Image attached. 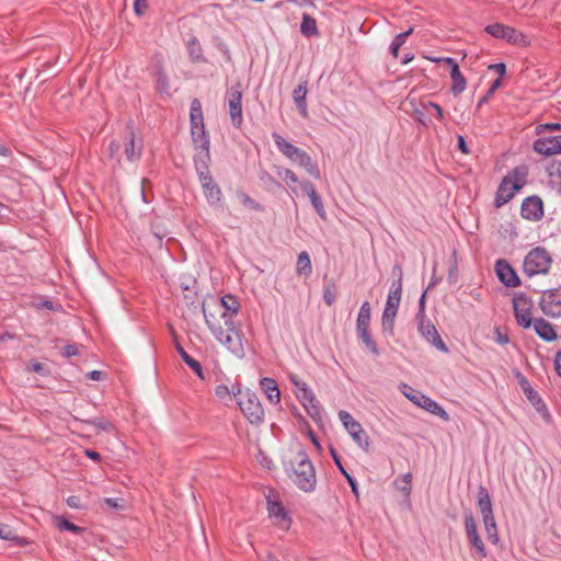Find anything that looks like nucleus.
I'll list each match as a JSON object with an SVG mask.
<instances>
[{"mask_svg":"<svg viewBox=\"0 0 561 561\" xmlns=\"http://www.w3.org/2000/svg\"><path fill=\"white\" fill-rule=\"evenodd\" d=\"M233 391H237V388L233 387L230 390L226 385H218L215 388V396L225 404H228L232 400Z\"/></svg>","mask_w":561,"mask_h":561,"instance_id":"42","label":"nucleus"},{"mask_svg":"<svg viewBox=\"0 0 561 561\" xmlns=\"http://www.w3.org/2000/svg\"><path fill=\"white\" fill-rule=\"evenodd\" d=\"M553 260L549 251L543 247L531 249L523 262V273L528 277L547 275Z\"/></svg>","mask_w":561,"mask_h":561,"instance_id":"6","label":"nucleus"},{"mask_svg":"<svg viewBox=\"0 0 561 561\" xmlns=\"http://www.w3.org/2000/svg\"><path fill=\"white\" fill-rule=\"evenodd\" d=\"M197 153L194 156V167L196 170V173L198 178L205 176L210 174L209 171V162H210V154H209V148L207 149H196Z\"/></svg>","mask_w":561,"mask_h":561,"instance_id":"29","label":"nucleus"},{"mask_svg":"<svg viewBox=\"0 0 561 561\" xmlns=\"http://www.w3.org/2000/svg\"><path fill=\"white\" fill-rule=\"evenodd\" d=\"M260 386L271 403H273V404L279 403L280 390H279L275 379L268 378V377L262 378L260 381Z\"/></svg>","mask_w":561,"mask_h":561,"instance_id":"31","label":"nucleus"},{"mask_svg":"<svg viewBox=\"0 0 561 561\" xmlns=\"http://www.w3.org/2000/svg\"><path fill=\"white\" fill-rule=\"evenodd\" d=\"M227 101L231 124L233 127L240 128L243 124L241 82H236L228 89Z\"/></svg>","mask_w":561,"mask_h":561,"instance_id":"12","label":"nucleus"},{"mask_svg":"<svg viewBox=\"0 0 561 561\" xmlns=\"http://www.w3.org/2000/svg\"><path fill=\"white\" fill-rule=\"evenodd\" d=\"M299 185H300L301 190L310 198L311 205L313 206V208H314L316 213L319 215V217L322 219H325L327 213L324 209V205H323L321 196L316 191L314 185L308 180H304V181L299 182Z\"/></svg>","mask_w":561,"mask_h":561,"instance_id":"24","label":"nucleus"},{"mask_svg":"<svg viewBox=\"0 0 561 561\" xmlns=\"http://www.w3.org/2000/svg\"><path fill=\"white\" fill-rule=\"evenodd\" d=\"M430 60L435 62H445L450 68V79H451V93L457 96L466 90L467 80L465 76L461 73L457 61L451 57H442V58H430Z\"/></svg>","mask_w":561,"mask_h":561,"instance_id":"18","label":"nucleus"},{"mask_svg":"<svg viewBox=\"0 0 561 561\" xmlns=\"http://www.w3.org/2000/svg\"><path fill=\"white\" fill-rule=\"evenodd\" d=\"M62 355L67 358L79 355L78 346L76 344H69L64 347Z\"/></svg>","mask_w":561,"mask_h":561,"instance_id":"56","label":"nucleus"},{"mask_svg":"<svg viewBox=\"0 0 561 561\" xmlns=\"http://www.w3.org/2000/svg\"><path fill=\"white\" fill-rule=\"evenodd\" d=\"M502 78L494 80L491 87L488 89V95H492L497 89L502 87Z\"/></svg>","mask_w":561,"mask_h":561,"instance_id":"63","label":"nucleus"},{"mask_svg":"<svg viewBox=\"0 0 561 561\" xmlns=\"http://www.w3.org/2000/svg\"><path fill=\"white\" fill-rule=\"evenodd\" d=\"M339 419L343 426L351 435L353 440L365 451H368L370 446L369 436L364 431L359 422H357L347 411L341 410Z\"/></svg>","mask_w":561,"mask_h":561,"instance_id":"11","label":"nucleus"},{"mask_svg":"<svg viewBox=\"0 0 561 561\" xmlns=\"http://www.w3.org/2000/svg\"><path fill=\"white\" fill-rule=\"evenodd\" d=\"M546 130H549V131L561 130V124L560 123H547V124H540L536 127L537 134H541Z\"/></svg>","mask_w":561,"mask_h":561,"instance_id":"52","label":"nucleus"},{"mask_svg":"<svg viewBox=\"0 0 561 561\" xmlns=\"http://www.w3.org/2000/svg\"><path fill=\"white\" fill-rule=\"evenodd\" d=\"M213 308L215 309L213 312L214 314L218 312L221 316L222 312H226L232 318L239 312L240 304L234 296L226 295L219 300H216L213 305Z\"/></svg>","mask_w":561,"mask_h":561,"instance_id":"26","label":"nucleus"},{"mask_svg":"<svg viewBox=\"0 0 561 561\" xmlns=\"http://www.w3.org/2000/svg\"><path fill=\"white\" fill-rule=\"evenodd\" d=\"M307 93H308V81L304 80L293 91V100L299 114L304 117H308V105H307Z\"/></svg>","mask_w":561,"mask_h":561,"instance_id":"27","label":"nucleus"},{"mask_svg":"<svg viewBox=\"0 0 561 561\" xmlns=\"http://www.w3.org/2000/svg\"><path fill=\"white\" fill-rule=\"evenodd\" d=\"M371 307L368 301H364L359 308L356 319V332L358 339L365 344V346L374 354L379 355V350L376 342L374 341L370 331Z\"/></svg>","mask_w":561,"mask_h":561,"instance_id":"9","label":"nucleus"},{"mask_svg":"<svg viewBox=\"0 0 561 561\" xmlns=\"http://www.w3.org/2000/svg\"><path fill=\"white\" fill-rule=\"evenodd\" d=\"M176 351L178 353L180 354V356L182 357V359L184 360V363L201 378V379H205V376H204V373H203V368H202V365L201 363L193 358L192 356H190L187 354V352L180 345L178 344L176 345Z\"/></svg>","mask_w":561,"mask_h":561,"instance_id":"35","label":"nucleus"},{"mask_svg":"<svg viewBox=\"0 0 561 561\" xmlns=\"http://www.w3.org/2000/svg\"><path fill=\"white\" fill-rule=\"evenodd\" d=\"M405 396L416 405L423 408L427 412L437 415L444 420H448V414L445 409L430 397L415 391L414 394L405 393Z\"/></svg>","mask_w":561,"mask_h":561,"instance_id":"21","label":"nucleus"},{"mask_svg":"<svg viewBox=\"0 0 561 561\" xmlns=\"http://www.w3.org/2000/svg\"><path fill=\"white\" fill-rule=\"evenodd\" d=\"M465 531L469 543L476 550L477 554L481 558H485L488 556V551L480 535L478 534L477 522L471 512L465 515Z\"/></svg>","mask_w":561,"mask_h":561,"instance_id":"17","label":"nucleus"},{"mask_svg":"<svg viewBox=\"0 0 561 561\" xmlns=\"http://www.w3.org/2000/svg\"><path fill=\"white\" fill-rule=\"evenodd\" d=\"M56 525L60 530H68L73 534H80L82 531L81 527L75 525L73 523L69 522L68 519H66L64 517H57Z\"/></svg>","mask_w":561,"mask_h":561,"instance_id":"46","label":"nucleus"},{"mask_svg":"<svg viewBox=\"0 0 561 561\" xmlns=\"http://www.w3.org/2000/svg\"><path fill=\"white\" fill-rule=\"evenodd\" d=\"M515 376L518 380V385L520 389L523 390L524 394L528 399V401L533 404V407L536 409L538 413L542 415L543 419L547 421L550 419V414L548 411L547 405L545 404L543 400L539 396V393L533 388L529 380L520 373L516 371Z\"/></svg>","mask_w":561,"mask_h":561,"instance_id":"14","label":"nucleus"},{"mask_svg":"<svg viewBox=\"0 0 561 561\" xmlns=\"http://www.w3.org/2000/svg\"><path fill=\"white\" fill-rule=\"evenodd\" d=\"M0 539L14 542L19 547H25L28 545V540L24 537L16 535L15 530L9 525L0 523Z\"/></svg>","mask_w":561,"mask_h":561,"instance_id":"32","label":"nucleus"},{"mask_svg":"<svg viewBox=\"0 0 561 561\" xmlns=\"http://www.w3.org/2000/svg\"><path fill=\"white\" fill-rule=\"evenodd\" d=\"M297 399L304 405L308 415L314 421H321L322 419V408L319 401L316 399L311 389L307 386V383L301 385V389L295 391Z\"/></svg>","mask_w":561,"mask_h":561,"instance_id":"16","label":"nucleus"},{"mask_svg":"<svg viewBox=\"0 0 561 561\" xmlns=\"http://www.w3.org/2000/svg\"><path fill=\"white\" fill-rule=\"evenodd\" d=\"M528 173V167L520 164L512 169L502 179L494 199V205L496 208H500L508 203L515 196V194L526 185Z\"/></svg>","mask_w":561,"mask_h":561,"instance_id":"2","label":"nucleus"},{"mask_svg":"<svg viewBox=\"0 0 561 561\" xmlns=\"http://www.w3.org/2000/svg\"><path fill=\"white\" fill-rule=\"evenodd\" d=\"M103 505L112 511H122L125 508L124 502L122 499H112L105 497L103 499Z\"/></svg>","mask_w":561,"mask_h":561,"instance_id":"49","label":"nucleus"},{"mask_svg":"<svg viewBox=\"0 0 561 561\" xmlns=\"http://www.w3.org/2000/svg\"><path fill=\"white\" fill-rule=\"evenodd\" d=\"M204 190V195L209 204H217L221 201L222 193L219 185L214 181L211 174L198 178Z\"/></svg>","mask_w":561,"mask_h":561,"instance_id":"25","label":"nucleus"},{"mask_svg":"<svg viewBox=\"0 0 561 561\" xmlns=\"http://www.w3.org/2000/svg\"><path fill=\"white\" fill-rule=\"evenodd\" d=\"M494 340L501 345H506L510 343V336L507 333L502 332L500 328H497L494 332Z\"/></svg>","mask_w":561,"mask_h":561,"instance_id":"53","label":"nucleus"},{"mask_svg":"<svg viewBox=\"0 0 561 561\" xmlns=\"http://www.w3.org/2000/svg\"><path fill=\"white\" fill-rule=\"evenodd\" d=\"M274 142L277 147V149L289 160L294 157L295 153L298 151V147L293 145L291 142L287 141L283 136H280L277 133H274L272 135Z\"/></svg>","mask_w":561,"mask_h":561,"instance_id":"33","label":"nucleus"},{"mask_svg":"<svg viewBox=\"0 0 561 561\" xmlns=\"http://www.w3.org/2000/svg\"><path fill=\"white\" fill-rule=\"evenodd\" d=\"M148 9L147 0H135L134 2V11L136 14L141 15Z\"/></svg>","mask_w":561,"mask_h":561,"instance_id":"55","label":"nucleus"},{"mask_svg":"<svg viewBox=\"0 0 561 561\" xmlns=\"http://www.w3.org/2000/svg\"><path fill=\"white\" fill-rule=\"evenodd\" d=\"M296 272L299 276L309 277L312 274V265L307 251L298 254Z\"/></svg>","mask_w":561,"mask_h":561,"instance_id":"34","label":"nucleus"},{"mask_svg":"<svg viewBox=\"0 0 561 561\" xmlns=\"http://www.w3.org/2000/svg\"><path fill=\"white\" fill-rule=\"evenodd\" d=\"M495 272L501 283L507 287H517L520 285V279L515 270L506 260H499L495 263Z\"/></svg>","mask_w":561,"mask_h":561,"instance_id":"23","label":"nucleus"},{"mask_svg":"<svg viewBox=\"0 0 561 561\" xmlns=\"http://www.w3.org/2000/svg\"><path fill=\"white\" fill-rule=\"evenodd\" d=\"M412 473H404L400 479L394 481V485L398 490L402 491L407 496L411 494Z\"/></svg>","mask_w":561,"mask_h":561,"instance_id":"43","label":"nucleus"},{"mask_svg":"<svg viewBox=\"0 0 561 561\" xmlns=\"http://www.w3.org/2000/svg\"><path fill=\"white\" fill-rule=\"evenodd\" d=\"M392 274L397 276V279L392 280L389 294L387 297L386 306L382 311L381 327L383 331L393 334L394 319L399 309L403 285V272L400 265H394Z\"/></svg>","mask_w":561,"mask_h":561,"instance_id":"3","label":"nucleus"},{"mask_svg":"<svg viewBox=\"0 0 561 561\" xmlns=\"http://www.w3.org/2000/svg\"><path fill=\"white\" fill-rule=\"evenodd\" d=\"M67 504L71 508H80L81 507L80 499L76 495H70L67 499Z\"/></svg>","mask_w":561,"mask_h":561,"instance_id":"62","label":"nucleus"},{"mask_svg":"<svg viewBox=\"0 0 561 561\" xmlns=\"http://www.w3.org/2000/svg\"><path fill=\"white\" fill-rule=\"evenodd\" d=\"M414 28L410 27L408 31L398 34L391 44L394 45V48H400L407 41V38L413 33Z\"/></svg>","mask_w":561,"mask_h":561,"instance_id":"50","label":"nucleus"},{"mask_svg":"<svg viewBox=\"0 0 561 561\" xmlns=\"http://www.w3.org/2000/svg\"><path fill=\"white\" fill-rule=\"evenodd\" d=\"M300 31L302 35H305L306 37H312L318 35L319 32L316 20L309 14H304L300 24Z\"/></svg>","mask_w":561,"mask_h":561,"instance_id":"39","label":"nucleus"},{"mask_svg":"<svg viewBox=\"0 0 561 561\" xmlns=\"http://www.w3.org/2000/svg\"><path fill=\"white\" fill-rule=\"evenodd\" d=\"M534 150L542 156L550 157L561 153V136L538 138L534 142Z\"/></svg>","mask_w":561,"mask_h":561,"instance_id":"22","label":"nucleus"},{"mask_svg":"<svg viewBox=\"0 0 561 561\" xmlns=\"http://www.w3.org/2000/svg\"><path fill=\"white\" fill-rule=\"evenodd\" d=\"M267 511L271 517L289 520L287 513L279 501H274L267 497Z\"/></svg>","mask_w":561,"mask_h":561,"instance_id":"40","label":"nucleus"},{"mask_svg":"<svg viewBox=\"0 0 561 561\" xmlns=\"http://www.w3.org/2000/svg\"><path fill=\"white\" fill-rule=\"evenodd\" d=\"M425 295L426 293H423L419 300V312L416 314L417 319L425 318Z\"/></svg>","mask_w":561,"mask_h":561,"instance_id":"60","label":"nucleus"},{"mask_svg":"<svg viewBox=\"0 0 561 561\" xmlns=\"http://www.w3.org/2000/svg\"><path fill=\"white\" fill-rule=\"evenodd\" d=\"M330 455L335 463V466L337 467V469L340 470V472L345 476L346 473H348L346 471V469L343 467L342 465V461H341V458L336 451V449L334 447H330Z\"/></svg>","mask_w":561,"mask_h":561,"instance_id":"51","label":"nucleus"},{"mask_svg":"<svg viewBox=\"0 0 561 561\" xmlns=\"http://www.w3.org/2000/svg\"><path fill=\"white\" fill-rule=\"evenodd\" d=\"M520 215L529 221H539L543 217V202L537 196L526 197L520 206Z\"/></svg>","mask_w":561,"mask_h":561,"instance_id":"19","label":"nucleus"},{"mask_svg":"<svg viewBox=\"0 0 561 561\" xmlns=\"http://www.w3.org/2000/svg\"><path fill=\"white\" fill-rule=\"evenodd\" d=\"M477 504L483 518L486 537L493 545H496L499 542L497 526L489 491L483 485H480L478 489Z\"/></svg>","mask_w":561,"mask_h":561,"instance_id":"8","label":"nucleus"},{"mask_svg":"<svg viewBox=\"0 0 561 561\" xmlns=\"http://www.w3.org/2000/svg\"><path fill=\"white\" fill-rule=\"evenodd\" d=\"M191 136L195 149L209 148V137L205 129L202 103L193 99L190 106Z\"/></svg>","mask_w":561,"mask_h":561,"instance_id":"7","label":"nucleus"},{"mask_svg":"<svg viewBox=\"0 0 561 561\" xmlns=\"http://www.w3.org/2000/svg\"><path fill=\"white\" fill-rule=\"evenodd\" d=\"M187 53L192 62H206V58L203 55V48L197 37L193 36L187 42Z\"/></svg>","mask_w":561,"mask_h":561,"instance_id":"36","label":"nucleus"},{"mask_svg":"<svg viewBox=\"0 0 561 561\" xmlns=\"http://www.w3.org/2000/svg\"><path fill=\"white\" fill-rule=\"evenodd\" d=\"M533 301L525 293H518L513 298V310L516 322L524 329L530 328L533 323Z\"/></svg>","mask_w":561,"mask_h":561,"instance_id":"13","label":"nucleus"},{"mask_svg":"<svg viewBox=\"0 0 561 561\" xmlns=\"http://www.w3.org/2000/svg\"><path fill=\"white\" fill-rule=\"evenodd\" d=\"M335 299H336V287L333 282H330L324 287L323 300L329 307H331L335 302Z\"/></svg>","mask_w":561,"mask_h":561,"instance_id":"45","label":"nucleus"},{"mask_svg":"<svg viewBox=\"0 0 561 561\" xmlns=\"http://www.w3.org/2000/svg\"><path fill=\"white\" fill-rule=\"evenodd\" d=\"M151 230L153 236L161 241L167 234V230L164 228H161L159 225H156L154 222L151 224Z\"/></svg>","mask_w":561,"mask_h":561,"instance_id":"54","label":"nucleus"},{"mask_svg":"<svg viewBox=\"0 0 561 561\" xmlns=\"http://www.w3.org/2000/svg\"><path fill=\"white\" fill-rule=\"evenodd\" d=\"M233 398L239 405L244 417L253 425H260L264 422L265 413L257 396L247 390H241L237 387V391H233Z\"/></svg>","mask_w":561,"mask_h":561,"instance_id":"5","label":"nucleus"},{"mask_svg":"<svg viewBox=\"0 0 561 561\" xmlns=\"http://www.w3.org/2000/svg\"><path fill=\"white\" fill-rule=\"evenodd\" d=\"M276 174L286 182L290 190L295 193L296 188L293 186L298 183V178L294 171L287 168L275 167Z\"/></svg>","mask_w":561,"mask_h":561,"instance_id":"41","label":"nucleus"},{"mask_svg":"<svg viewBox=\"0 0 561 561\" xmlns=\"http://www.w3.org/2000/svg\"><path fill=\"white\" fill-rule=\"evenodd\" d=\"M489 69L497 72L499 78H503L506 73V66L503 62L492 64L489 66Z\"/></svg>","mask_w":561,"mask_h":561,"instance_id":"58","label":"nucleus"},{"mask_svg":"<svg viewBox=\"0 0 561 561\" xmlns=\"http://www.w3.org/2000/svg\"><path fill=\"white\" fill-rule=\"evenodd\" d=\"M425 107H432L434 110V113H436L437 115V118L439 121H444L445 116H444V112H443V108L439 104L435 103V102H432V101H428L427 104L425 105Z\"/></svg>","mask_w":561,"mask_h":561,"instance_id":"57","label":"nucleus"},{"mask_svg":"<svg viewBox=\"0 0 561 561\" xmlns=\"http://www.w3.org/2000/svg\"><path fill=\"white\" fill-rule=\"evenodd\" d=\"M419 320V332L421 335L433 346H435L437 350L447 353L448 347L442 340L436 327L425 318H420Z\"/></svg>","mask_w":561,"mask_h":561,"instance_id":"20","label":"nucleus"},{"mask_svg":"<svg viewBox=\"0 0 561 561\" xmlns=\"http://www.w3.org/2000/svg\"><path fill=\"white\" fill-rule=\"evenodd\" d=\"M85 423L93 426L98 431L112 432L115 430L114 424L106 419L88 420Z\"/></svg>","mask_w":561,"mask_h":561,"instance_id":"44","label":"nucleus"},{"mask_svg":"<svg viewBox=\"0 0 561 561\" xmlns=\"http://www.w3.org/2000/svg\"><path fill=\"white\" fill-rule=\"evenodd\" d=\"M260 181L264 184V186L268 190L274 187H282V184L272 176L267 171H261L259 174Z\"/></svg>","mask_w":561,"mask_h":561,"instance_id":"47","label":"nucleus"},{"mask_svg":"<svg viewBox=\"0 0 561 561\" xmlns=\"http://www.w3.org/2000/svg\"><path fill=\"white\" fill-rule=\"evenodd\" d=\"M156 89L160 93H169L170 81L161 66H157L153 71Z\"/></svg>","mask_w":561,"mask_h":561,"instance_id":"38","label":"nucleus"},{"mask_svg":"<svg viewBox=\"0 0 561 561\" xmlns=\"http://www.w3.org/2000/svg\"><path fill=\"white\" fill-rule=\"evenodd\" d=\"M534 329L538 336L543 341L552 342L558 337L553 325L543 318H539L534 321Z\"/></svg>","mask_w":561,"mask_h":561,"instance_id":"30","label":"nucleus"},{"mask_svg":"<svg viewBox=\"0 0 561 561\" xmlns=\"http://www.w3.org/2000/svg\"><path fill=\"white\" fill-rule=\"evenodd\" d=\"M125 146V154L129 161L138 160L142 151V140L136 139L135 134L131 129L127 131Z\"/></svg>","mask_w":561,"mask_h":561,"instance_id":"28","label":"nucleus"},{"mask_svg":"<svg viewBox=\"0 0 561 561\" xmlns=\"http://www.w3.org/2000/svg\"><path fill=\"white\" fill-rule=\"evenodd\" d=\"M294 483L305 492H311L317 484L316 470L308 455L300 450L291 461Z\"/></svg>","mask_w":561,"mask_h":561,"instance_id":"4","label":"nucleus"},{"mask_svg":"<svg viewBox=\"0 0 561 561\" xmlns=\"http://www.w3.org/2000/svg\"><path fill=\"white\" fill-rule=\"evenodd\" d=\"M239 199L243 206H248L254 210H263L262 205H260L257 202H255L250 195L247 193H239L238 194Z\"/></svg>","mask_w":561,"mask_h":561,"instance_id":"48","label":"nucleus"},{"mask_svg":"<svg viewBox=\"0 0 561 561\" xmlns=\"http://www.w3.org/2000/svg\"><path fill=\"white\" fill-rule=\"evenodd\" d=\"M457 145H458V148L460 149V151L465 154H468L469 153V148L466 144V140H465V137L459 135L457 137Z\"/></svg>","mask_w":561,"mask_h":561,"instance_id":"61","label":"nucleus"},{"mask_svg":"<svg viewBox=\"0 0 561 561\" xmlns=\"http://www.w3.org/2000/svg\"><path fill=\"white\" fill-rule=\"evenodd\" d=\"M203 314L208 329L211 331L216 340L224 344L236 356L242 357L244 355V351L241 342V335L239 330L236 328L233 318L226 312H222L221 318L226 325V329H224L216 314L211 313L205 305H203Z\"/></svg>","mask_w":561,"mask_h":561,"instance_id":"1","label":"nucleus"},{"mask_svg":"<svg viewBox=\"0 0 561 561\" xmlns=\"http://www.w3.org/2000/svg\"><path fill=\"white\" fill-rule=\"evenodd\" d=\"M554 368L557 374L561 377V351L556 354Z\"/></svg>","mask_w":561,"mask_h":561,"instance_id":"64","label":"nucleus"},{"mask_svg":"<svg viewBox=\"0 0 561 561\" xmlns=\"http://www.w3.org/2000/svg\"><path fill=\"white\" fill-rule=\"evenodd\" d=\"M344 477L347 480L353 494L358 499L359 492H358V485H357L356 480L350 473H346Z\"/></svg>","mask_w":561,"mask_h":561,"instance_id":"59","label":"nucleus"},{"mask_svg":"<svg viewBox=\"0 0 561 561\" xmlns=\"http://www.w3.org/2000/svg\"><path fill=\"white\" fill-rule=\"evenodd\" d=\"M539 306L546 316L551 318L561 317V289L553 288L542 291Z\"/></svg>","mask_w":561,"mask_h":561,"instance_id":"15","label":"nucleus"},{"mask_svg":"<svg viewBox=\"0 0 561 561\" xmlns=\"http://www.w3.org/2000/svg\"><path fill=\"white\" fill-rule=\"evenodd\" d=\"M297 164L304 168L316 180H319L321 178V171L319 169V165L317 164L316 161L312 160V158L307 152H305L301 156Z\"/></svg>","mask_w":561,"mask_h":561,"instance_id":"37","label":"nucleus"},{"mask_svg":"<svg viewBox=\"0 0 561 561\" xmlns=\"http://www.w3.org/2000/svg\"><path fill=\"white\" fill-rule=\"evenodd\" d=\"M484 31L492 37L504 39L508 44H514L523 47L529 45V41L524 33L502 23H493L486 25Z\"/></svg>","mask_w":561,"mask_h":561,"instance_id":"10","label":"nucleus"}]
</instances>
